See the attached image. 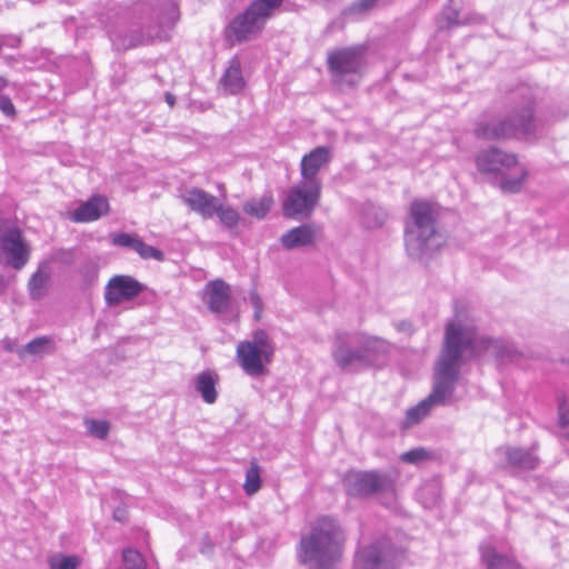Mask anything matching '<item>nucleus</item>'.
I'll return each instance as SVG.
<instances>
[{
    "label": "nucleus",
    "mask_w": 569,
    "mask_h": 569,
    "mask_svg": "<svg viewBox=\"0 0 569 569\" xmlns=\"http://www.w3.org/2000/svg\"><path fill=\"white\" fill-rule=\"evenodd\" d=\"M477 341L476 329L459 322L446 327L443 346L435 365L433 383L430 395L406 411V427L422 421L433 407L447 406L459 380V369L465 353L473 355Z\"/></svg>",
    "instance_id": "1"
},
{
    "label": "nucleus",
    "mask_w": 569,
    "mask_h": 569,
    "mask_svg": "<svg viewBox=\"0 0 569 569\" xmlns=\"http://www.w3.org/2000/svg\"><path fill=\"white\" fill-rule=\"evenodd\" d=\"M179 19L174 0H148L139 4L132 19H120L108 27L116 50H128L153 41H166Z\"/></svg>",
    "instance_id": "2"
},
{
    "label": "nucleus",
    "mask_w": 569,
    "mask_h": 569,
    "mask_svg": "<svg viewBox=\"0 0 569 569\" xmlns=\"http://www.w3.org/2000/svg\"><path fill=\"white\" fill-rule=\"evenodd\" d=\"M345 535L336 519L318 518L298 547V560L308 569H338L343 555Z\"/></svg>",
    "instance_id": "3"
},
{
    "label": "nucleus",
    "mask_w": 569,
    "mask_h": 569,
    "mask_svg": "<svg viewBox=\"0 0 569 569\" xmlns=\"http://www.w3.org/2000/svg\"><path fill=\"white\" fill-rule=\"evenodd\" d=\"M443 243V237L436 227L435 208L426 201H413L406 223L405 246L415 260L431 257Z\"/></svg>",
    "instance_id": "4"
},
{
    "label": "nucleus",
    "mask_w": 569,
    "mask_h": 569,
    "mask_svg": "<svg viewBox=\"0 0 569 569\" xmlns=\"http://www.w3.org/2000/svg\"><path fill=\"white\" fill-rule=\"evenodd\" d=\"M535 102L530 96L525 97L523 103L515 108L509 117L490 122H479L475 129L477 138L485 140H505L522 137L529 139L536 136L533 118Z\"/></svg>",
    "instance_id": "5"
},
{
    "label": "nucleus",
    "mask_w": 569,
    "mask_h": 569,
    "mask_svg": "<svg viewBox=\"0 0 569 569\" xmlns=\"http://www.w3.org/2000/svg\"><path fill=\"white\" fill-rule=\"evenodd\" d=\"M282 0H254L229 24L227 37L232 42H242L256 37L267 21L274 16Z\"/></svg>",
    "instance_id": "6"
},
{
    "label": "nucleus",
    "mask_w": 569,
    "mask_h": 569,
    "mask_svg": "<svg viewBox=\"0 0 569 569\" xmlns=\"http://www.w3.org/2000/svg\"><path fill=\"white\" fill-rule=\"evenodd\" d=\"M405 550L388 538H380L359 548L353 557V569H400Z\"/></svg>",
    "instance_id": "7"
},
{
    "label": "nucleus",
    "mask_w": 569,
    "mask_h": 569,
    "mask_svg": "<svg viewBox=\"0 0 569 569\" xmlns=\"http://www.w3.org/2000/svg\"><path fill=\"white\" fill-rule=\"evenodd\" d=\"M0 254L6 266L23 269L31 258V246L22 230L12 221L0 218Z\"/></svg>",
    "instance_id": "8"
},
{
    "label": "nucleus",
    "mask_w": 569,
    "mask_h": 569,
    "mask_svg": "<svg viewBox=\"0 0 569 569\" xmlns=\"http://www.w3.org/2000/svg\"><path fill=\"white\" fill-rule=\"evenodd\" d=\"M397 473L388 470L353 471L348 473L345 485L348 495L370 497L395 490Z\"/></svg>",
    "instance_id": "9"
},
{
    "label": "nucleus",
    "mask_w": 569,
    "mask_h": 569,
    "mask_svg": "<svg viewBox=\"0 0 569 569\" xmlns=\"http://www.w3.org/2000/svg\"><path fill=\"white\" fill-rule=\"evenodd\" d=\"M321 189V187L300 180L288 190L282 202L283 216L287 218L309 217L319 203Z\"/></svg>",
    "instance_id": "10"
},
{
    "label": "nucleus",
    "mask_w": 569,
    "mask_h": 569,
    "mask_svg": "<svg viewBox=\"0 0 569 569\" xmlns=\"http://www.w3.org/2000/svg\"><path fill=\"white\" fill-rule=\"evenodd\" d=\"M360 342L358 331H338L335 335L331 357L340 370L357 372L363 369Z\"/></svg>",
    "instance_id": "11"
},
{
    "label": "nucleus",
    "mask_w": 569,
    "mask_h": 569,
    "mask_svg": "<svg viewBox=\"0 0 569 569\" xmlns=\"http://www.w3.org/2000/svg\"><path fill=\"white\" fill-rule=\"evenodd\" d=\"M143 284L131 276L116 274L106 284L103 298L108 307L131 301L143 291Z\"/></svg>",
    "instance_id": "12"
},
{
    "label": "nucleus",
    "mask_w": 569,
    "mask_h": 569,
    "mask_svg": "<svg viewBox=\"0 0 569 569\" xmlns=\"http://www.w3.org/2000/svg\"><path fill=\"white\" fill-rule=\"evenodd\" d=\"M475 161L478 171L483 174L503 176L507 170L518 166V158L515 153L506 152L497 147L479 151Z\"/></svg>",
    "instance_id": "13"
},
{
    "label": "nucleus",
    "mask_w": 569,
    "mask_h": 569,
    "mask_svg": "<svg viewBox=\"0 0 569 569\" xmlns=\"http://www.w3.org/2000/svg\"><path fill=\"white\" fill-rule=\"evenodd\" d=\"M237 361L248 376L261 377L266 375V365L272 361V357L269 350H259L254 343L243 340L237 346Z\"/></svg>",
    "instance_id": "14"
},
{
    "label": "nucleus",
    "mask_w": 569,
    "mask_h": 569,
    "mask_svg": "<svg viewBox=\"0 0 569 569\" xmlns=\"http://www.w3.org/2000/svg\"><path fill=\"white\" fill-rule=\"evenodd\" d=\"M537 450V445H532L529 449L502 446L496 449V456L503 461V468L530 471L540 465V458L536 455Z\"/></svg>",
    "instance_id": "15"
},
{
    "label": "nucleus",
    "mask_w": 569,
    "mask_h": 569,
    "mask_svg": "<svg viewBox=\"0 0 569 569\" xmlns=\"http://www.w3.org/2000/svg\"><path fill=\"white\" fill-rule=\"evenodd\" d=\"M461 0H449L448 4L443 7L436 20L439 33L459 26L480 24L485 22V17L476 12L461 16Z\"/></svg>",
    "instance_id": "16"
},
{
    "label": "nucleus",
    "mask_w": 569,
    "mask_h": 569,
    "mask_svg": "<svg viewBox=\"0 0 569 569\" xmlns=\"http://www.w3.org/2000/svg\"><path fill=\"white\" fill-rule=\"evenodd\" d=\"M366 50L365 46L358 44L328 52L329 71H356L363 66Z\"/></svg>",
    "instance_id": "17"
},
{
    "label": "nucleus",
    "mask_w": 569,
    "mask_h": 569,
    "mask_svg": "<svg viewBox=\"0 0 569 569\" xmlns=\"http://www.w3.org/2000/svg\"><path fill=\"white\" fill-rule=\"evenodd\" d=\"M330 160L331 150L326 146H319L311 150L309 153H306L300 162V180L322 188L319 172L330 162Z\"/></svg>",
    "instance_id": "18"
},
{
    "label": "nucleus",
    "mask_w": 569,
    "mask_h": 569,
    "mask_svg": "<svg viewBox=\"0 0 569 569\" xmlns=\"http://www.w3.org/2000/svg\"><path fill=\"white\" fill-rule=\"evenodd\" d=\"M360 348L362 352V367H382L387 362V357L390 351L391 345L379 337L369 336L365 332H359Z\"/></svg>",
    "instance_id": "19"
},
{
    "label": "nucleus",
    "mask_w": 569,
    "mask_h": 569,
    "mask_svg": "<svg viewBox=\"0 0 569 569\" xmlns=\"http://www.w3.org/2000/svg\"><path fill=\"white\" fill-rule=\"evenodd\" d=\"M180 199L191 211L198 213L203 219H211L214 216L218 198L198 187L187 188Z\"/></svg>",
    "instance_id": "20"
},
{
    "label": "nucleus",
    "mask_w": 569,
    "mask_h": 569,
    "mask_svg": "<svg viewBox=\"0 0 569 569\" xmlns=\"http://www.w3.org/2000/svg\"><path fill=\"white\" fill-rule=\"evenodd\" d=\"M204 301L208 309L216 315L227 312L231 303L230 286L222 279L209 281L204 287Z\"/></svg>",
    "instance_id": "21"
},
{
    "label": "nucleus",
    "mask_w": 569,
    "mask_h": 569,
    "mask_svg": "<svg viewBox=\"0 0 569 569\" xmlns=\"http://www.w3.org/2000/svg\"><path fill=\"white\" fill-rule=\"evenodd\" d=\"M109 211V202L106 197L94 194L82 202L72 213L71 219L74 222L96 221Z\"/></svg>",
    "instance_id": "22"
},
{
    "label": "nucleus",
    "mask_w": 569,
    "mask_h": 569,
    "mask_svg": "<svg viewBox=\"0 0 569 569\" xmlns=\"http://www.w3.org/2000/svg\"><path fill=\"white\" fill-rule=\"evenodd\" d=\"M316 229L310 224H301L287 231L280 238L281 246L287 250L307 247L315 242Z\"/></svg>",
    "instance_id": "23"
},
{
    "label": "nucleus",
    "mask_w": 569,
    "mask_h": 569,
    "mask_svg": "<svg viewBox=\"0 0 569 569\" xmlns=\"http://www.w3.org/2000/svg\"><path fill=\"white\" fill-rule=\"evenodd\" d=\"M218 375L209 370L200 372L194 379L196 390L200 393L202 400L208 405L214 403L218 398Z\"/></svg>",
    "instance_id": "24"
},
{
    "label": "nucleus",
    "mask_w": 569,
    "mask_h": 569,
    "mask_svg": "<svg viewBox=\"0 0 569 569\" xmlns=\"http://www.w3.org/2000/svg\"><path fill=\"white\" fill-rule=\"evenodd\" d=\"M50 278L48 262H41L37 271L30 277L28 282L29 295L31 299L39 300L46 295V287Z\"/></svg>",
    "instance_id": "25"
},
{
    "label": "nucleus",
    "mask_w": 569,
    "mask_h": 569,
    "mask_svg": "<svg viewBox=\"0 0 569 569\" xmlns=\"http://www.w3.org/2000/svg\"><path fill=\"white\" fill-rule=\"evenodd\" d=\"M486 348L493 349L496 357L501 361H516L522 357L521 351L510 341L487 339Z\"/></svg>",
    "instance_id": "26"
},
{
    "label": "nucleus",
    "mask_w": 569,
    "mask_h": 569,
    "mask_svg": "<svg viewBox=\"0 0 569 569\" xmlns=\"http://www.w3.org/2000/svg\"><path fill=\"white\" fill-rule=\"evenodd\" d=\"M482 559L487 569H522L516 560L498 553L490 547L482 550Z\"/></svg>",
    "instance_id": "27"
},
{
    "label": "nucleus",
    "mask_w": 569,
    "mask_h": 569,
    "mask_svg": "<svg viewBox=\"0 0 569 569\" xmlns=\"http://www.w3.org/2000/svg\"><path fill=\"white\" fill-rule=\"evenodd\" d=\"M54 349L53 342L49 337H38L32 339L26 346H22L18 351V357L23 360L28 355L41 357L44 353L52 352Z\"/></svg>",
    "instance_id": "28"
},
{
    "label": "nucleus",
    "mask_w": 569,
    "mask_h": 569,
    "mask_svg": "<svg viewBox=\"0 0 569 569\" xmlns=\"http://www.w3.org/2000/svg\"><path fill=\"white\" fill-rule=\"evenodd\" d=\"M273 204L271 193H266L261 198H252L243 204V211L257 219H263Z\"/></svg>",
    "instance_id": "29"
},
{
    "label": "nucleus",
    "mask_w": 569,
    "mask_h": 569,
    "mask_svg": "<svg viewBox=\"0 0 569 569\" xmlns=\"http://www.w3.org/2000/svg\"><path fill=\"white\" fill-rule=\"evenodd\" d=\"M246 87L242 73H223L219 80V90L223 94H237Z\"/></svg>",
    "instance_id": "30"
},
{
    "label": "nucleus",
    "mask_w": 569,
    "mask_h": 569,
    "mask_svg": "<svg viewBox=\"0 0 569 569\" xmlns=\"http://www.w3.org/2000/svg\"><path fill=\"white\" fill-rule=\"evenodd\" d=\"M527 177L528 170L525 167H518L515 177H507L505 173L501 176L500 189L503 192L517 193L521 190Z\"/></svg>",
    "instance_id": "31"
},
{
    "label": "nucleus",
    "mask_w": 569,
    "mask_h": 569,
    "mask_svg": "<svg viewBox=\"0 0 569 569\" xmlns=\"http://www.w3.org/2000/svg\"><path fill=\"white\" fill-rule=\"evenodd\" d=\"M261 488L260 467L257 461H251L250 467L246 471V480L243 490L248 496L257 493Z\"/></svg>",
    "instance_id": "32"
},
{
    "label": "nucleus",
    "mask_w": 569,
    "mask_h": 569,
    "mask_svg": "<svg viewBox=\"0 0 569 569\" xmlns=\"http://www.w3.org/2000/svg\"><path fill=\"white\" fill-rule=\"evenodd\" d=\"M214 214L219 218L220 222L229 229L234 228L240 220V216L236 209L230 206L226 207L219 201L216 206Z\"/></svg>",
    "instance_id": "33"
},
{
    "label": "nucleus",
    "mask_w": 569,
    "mask_h": 569,
    "mask_svg": "<svg viewBox=\"0 0 569 569\" xmlns=\"http://www.w3.org/2000/svg\"><path fill=\"white\" fill-rule=\"evenodd\" d=\"M387 212L373 204L366 206L363 210V221L368 228H377L385 223L387 220Z\"/></svg>",
    "instance_id": "34"
},
{
    "label": "nucleus",
    "mask_w": 569,
    "mask_h": 569,
    "mask_svg": "<svg viewBox=\"0 0 569 569\" xmlns=\"http://www.w3.org/2000/svg\"><path fill=\"white\" fill-rule=\"evenodd\" d=\"M418 497L426 508L433 507L440 499L438 485L436 482L423 485L418 491Z\"/></svg>",
    "instance_id": "35"
},
{
    "label": "nucleus",
    "mask_w": 569,
    "mask_h": 569,
    "mask_svg": "<svg viewBox=\"0 0 569 569\" xmlns=\"http://www.w3.org/2000/svg\"><path fill=\"white\" fill-rule=\"evenodd\" d=\"M48 563L50 569H77L80 559L77 556L56 553L49 558Z\"/></svg>",
    "instance_id": "36"
},
{
    "label": "nucleus",
    "mask_w": 569,
    "mask_h": 569,
    "mask_svg": "<svg viewBox=\"0 0 569 569\" xmlns=\"http://www.w3.org/2000/svg\"><path fill=\"white\" fill-rule=\"evenodd\" d=\"M84 426L90 436L103 440L108 437L110 425L106 420L86 419Z\"/></svg>",
    "instance_id": "37"
},
{
    "label": "nucleus",
    "mask_w": 569,
    "mask_h": 569,
    "mask_svg": "<svg viewBox=\"0 0 569 569\" xmlns=\"http://www.w3.org/2000/svg\"><path fill=\"white\" fill-rule=\"evenodd\" d=\"M361 73H332L331 82L338 90L352 89L360 80Z\"/></svg>",
    "instance_id": "38"
},
{
    "label": "nucleus",
    "mask_w": 569,
    "mask_h": 569,
    "mask_svg": "<svg viewBox=\"0 0 569 569\" xmlns=\"http://www.w3.org/2000/svg\"><path fill=\"white\" fill-rule=\"evenodd\" d=\"M121 569H146L141 553L133 549L123 551V565Z\"/></svg>",
    "instance_id": "39"
},
{
    "label": "nucleus",
    "mask_w": 569,
    "mask_h": 569,
    "mask_svg": "<svg viewBox=\"0 0 569 569\" xmlns=\"http://www.w3.org/2000/svg\"><path fill=\"white\" fill-rule=\"evenodd\" d=\"M138 247L136 248V252L142 258V259H154L157 261H163L164 254L161 250L157 249L156 247H152L150 244H147L142 241V239L139 240V243H137Z\"/></svg>",
    "instance_id": "40"
},
{
    "label": "nucleus",
    "mask_w": 569,
    "mask_h": 569,
    "mask_svg": "<svg viewBox=\"0 0 569 569\" xmlns=\"http://www.w3.org/2000/svg\"><path fill=\"white\" fill-rule=\"evenodd\" d=\"M141 238L137 234H130V233H117L112 237V243L117 247H123V248H130L133 251H136V248L138 247L137 243H139V240Z\"/></svg>",
    "instance_id": "41"
},
{
    "label": "nucleus",
    "mask_w": 569,
    "mask_h": 569,
    "mask_svg": "<svg viewBox=\"0 0 569 569\" xmlns=\"http://www.w3.org/2000/svg\"><path fill=\"white\" fill-rule=\"evenodd\" d=\"M80 274L82 276L84 282L88 286L93 284L99 276V266L94 261H87L83 263L79 270Z\"/></svg>",
    "instance_id": "42"
},
{
    "label": "nucleus",
    "mask_w": 569,
    "mask_h": 569,
    "mask_svg": "<svg viewBox=\"0 0 569 569\" xmlns=\"http://www.w3.org/2000/svg\"><path fill=\"white\" fill-rule=\"evenodd\" d=\"M429 452L422 448H415L412 450L406 451L400 456V460L406 463L416 465L429 458Z\"/></svg>",
    "instance_id": "43"
},
{
    "label": "nucleus",
    "mask_w": 569,
    "mask_h": 569,
    "mask_svg": "<svg viewBox=\"0 0 569 569\" xmlns=\"http://www.w3.org/2000/svg\"><path fill=\"white\" fill-rule=\"evenodd\" d=\"M558 426L560 435L569 439V408L565 401H560L558 406Z\"/></svg>",
    "instance_id": "44"
},
{
    "label": "nucleus",
    "mask_w": 569,
    "mask_h": 569,
    "mask_svg": "<svg viewBox=\"0 0 569 569\" xmlns=\"http://www.w3.org/2000/svg\"><path fill=\"white\" fill-rule=\"evenodd\" d=\"M250 343H254L256 348L259 350L270 351V356L273 357L274 348L272 347L268 335L263 330H258L253 333V339Z\"/></svg>",
    "instance_id": "45"
},
{
    "label": "nucleus",
    "mask_w": 569,
    "mask_h": 569,
    "mask_svg": "<svg viewBox=\"0 0 569 569\" xmlns=\"http://www.w3.org/2000/svg\"><path fill=\"white\" fill-rule=\"evenodd\" d=\"M21 43V38L16 34H0V48L3 51L4 48L14 49Z\"/></svg>",
    "instance_id": "46"
},
{
    "label": "nucleus",
    "mask_w": 569,
    "mask_h": 569,
    "mask_svg": "<svg viewBox=\"0 0 569 569\" xmlns=\"http://www.w3.org/2000/svg\"><path fill=\"white\" fill-rule=\"evenodd\" d=\"M0 111L8 118L16 116V108L8 96L0 94Z\"/></svg>",
    "instance_id": "47"
},
{
    "label": "nucleus",
    "mask_w": 569,
    "mask_h": 569,
    "mask_svg": "<svg viewBox=\"0 0 569 569\" xmlns=\"http://www.w3.org/2000/svg\"><path fill=\"white\" fill-rule=\"evenodd\" d=\"M249 300L254 308V318L259 320L261 317L263 303L257 290H251L249 292Z\"/></svg>",
    "instance_id": "48"
},
{
    "label": "nucleus",
    "mask_w": 569,
    "mask_h": 569,
    "mask_svg": "<svg viewBox=\"0 0 569 569\" xmlns=\"http://www.w3.org/2000/svg\"><path fill=\"white\" fill-rule=\"evenodd\" d=\"M113 519L119 522H126L128 520V510L123 506H119L113 510Z\"/></svg>",
    "instance_id": "49"
},
{
    "label": "nucleus",
    "mask_w": 569,
    "mask_h": 569,
    "mask_svg": "<svg viewBox=\"0 0 569 569\" xmlns=\"http://www.w3.org/2000/svg\"><path fill=\"white\" fill-rule=\"evenodd\" d=\"M22 346H18L14 341L12 340H4V349L9 352H14L18 355V351L21 349Z\"/></svg>",
    "instance_id": "50"
},
{
    "label": "nucleus",
    "mask_w": 569,
    "mask_h": 569,
    "mask_svg": "<svg viewBox=\"0 0 569 569\" xmlns=\"http://www.w3.org/2000/svg\"><path fill=\"white\" fill-rule=\"evenodd\" d=\"M240 69H241V64H240L239 60L234 58L231 60L230 66L226 69V71H228V72L240 71Z\"/></svg>",
    "instance_id": "51"
},
{
    "label": "nucleus",
    "mask_w": 569,
    "mask_h": 569,
    "mask_svg": "<svg viewBox=\"0 0 569 569\" xmlns=\"http://www.w3.org/2000/svg\"><path fill=\"white\" fill-rule=\"evenodd\" d=\"M397 329L399 331H403V332L410 333L411 332V323L407 322V321H402V322L398 323Z\"/></svg>",
    "instance_id": "52"
},
{
    "label": "nucleus",
    "mask_w": 569,
    "mask_h": 569,
    "mask_svg": "<svg viewBox=\"0 0 569 569\" xmlns=\"http://www.w3.org/2000/svg\"><path fill=\"white\" fill-rule=\"evenodd\" d=\"M164 100L170 107H173L176 103V97L171 92H166Z\"/></svg>",
    "instance_id": "53"
},
{
    "label": "nucleus",
    "mask_w": 569,
    "mask_h": 569,
    "mask_svg": "<svg viewBox=\"0 0 569 569\" xmlns=\"http://www.w3.org/2000/svg\"><path fill=\"white\" fill-rule=\"evenodd\" d=\"M8 84H9V81L6 78L0 77V91L2 89H4L6 87H8Z\"/></svg>",
    "instance_id": "54"
},
{
    "label": "nucleus",
    "mask_w": 569,
    "mask_h": 569,
    "mask_svg": "<svg viewBox=\"0 0 569 569\" xmlns=\"http://www.w3.org/2000/svg\"><path fill=\"white\" fill-rule=\"evenodd\" d=\"M4 288H6L4 279L2 277H0V293L3 292Z\"/></svg>",
    "instance_id": "55"
},
{
    "label": "nucleus",
    "mask_w": 569,
    "mask_h": 569,
    "mask_svg": "<svg viewBox=\"0 0 569 569\" xmlns=\"http://www.w3.org/2000/svg\"><path fill=\"white\" fill-rule=\"evenodd\" d=\"M211 107H212L211 103H207L206 106L202 103L201 104V110L210 109Z\"/></svg>",
    "instance_id": "56"
}]
</instances>
